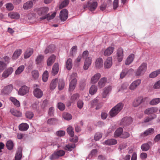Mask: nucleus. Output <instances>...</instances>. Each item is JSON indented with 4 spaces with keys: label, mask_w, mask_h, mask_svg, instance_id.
Listing matches in <instances>:
<instances>
[{
    "label": "nucleus",
    "mask_w": 160,
    "mask_h": 160,
    "mask_svg": "<svg viewBox=\"0 0 160 160\" xmlns=\"http://www.w3.org/2000/svg\"><path fill=\"white\" fill-rule=\"evenodd\" d=\"M123 132L122 128H119L117 129L114 132V137L115 138L121 136Z\"/></svg>",
    "instance_id": "79ce46f5"
},
{
    "label": "nucleus",
    "mask_w": 160,
    "mask_h": 160,
    "mask_svg": "<svg viewBox=\"0 0 160 160\" xmlns=\"http://www.w3.org/2000/svg\"><path fill=\"white\" fill-rule=\"evenodd\" d=\"M153 88L156 89L160 88V80L155 83L153 86Z\"/></svg>",
    "instance_id": "774afa93"
},
{
    "label": "nucleus",
    "mask_w": 160,
    "mask_h": 160,
    "mask_svg": "<svg viewBox=\"0 0 160 160\" xmlns=\"http://www.w3.org/2000/svg\"><path fill=\"white\" fill-rule=\"evenodd\" d=\"M32 76L34 80H36L38 78L39 73L38 70H33L31 72Z\"/></svg>",
    "instance_id": "de8ad7c7"
},
{
    "label": "nucleus",
    "mask_w": 160,
    "mask_h": 160,
    "mask_svg": "<svg viewBox=\"0 0 160 160\" xmlns=\"http://www.w3.org/2000/svg\"><path fill=\"white\" fill-rule=\"evenodd\" d=\"M148 99V98L145 97L142 98V97H138L135 99L133 102V106L134 107H137L140 105L142 102H145Z\"/></svg>",
    "instance_id": "0eeeda50"
},
{
    "label": "nucleus",
    "mask_w": 160,
    "mask_h": 160,
    "mask_svg": "<svg viewBox=\"0 0 160 160\" xmlns=\"http://www.w3.org/2000/svg\"><path fill=\"white\" fill-rule=\"evenodd\" d=\"M117 143V140L114 139H110L105 140L103 143L104 144L110 146L115 145Z\"/></svg>",
    "instance_id": "5701e85b"
},
{
    "label": "nucleus",
    "mask_w": 160,
    "mask_h": 160,
    "mask_svg": "<svg viewBox=\"0 0 160 160\" xmlns=\"http://www.w3.org/2000/svg\"><path fill=\"white\" fill-rule=\"evenodd\" d=\"M65 154V152L63 150H59L56 152H54V153L50 156V159L51 160L57 159L59 157L64 155Z\"/></svg>",
    "instance_id": "1a4fd4ad"
},
{
    "label": "nucleus",
    "mask_w": 160,
    "mask_h": 160,
    "mask_svg": "<svg viewBox=\"0 0 160 160\" xmlns=\"http://www.w3.org/2000/svg\"><path fill=\"white\" fill-rule=\"evenodd\" d=\"M7 9L8 11H12L13 10L14 7L13 4L11 3H8L5 4Z\"/></svg>",
    "instance_id": "4d7b16f0"
},
{
    "label": "nucleus",
    "mask_w": 160,
    "mask_h": 160,
    "mask_svg": "<svg viewBox=\"0 0 160 160\" xmlns=\"http://www.w3.org/2000/svg\"><path fill=\"white\" fill-rule=\"evenodd\" d=\"M132 121V118L130 117H126L123 118L121 120V124L126 125L130 124Z\"/></svg>",
    "instance_id": "ddd939ff"
},
{
    "label": "nucleus",
    "mask_w": 160,
    "mask_h": 160,
    "mask_svg": "<svg viewBox=\"0 0 160 160\" xmlns=\"http://www.w3.org/2000/svg\"><path fill=\"white\" fill-rule=\"evenodd\" d=\"M103 61L101 58H98L96 61L95 65L96 68H100L102 67L103 65Z\"/></svg>",
    "instance_id": "b1692460"
},
{
    "label": "nucleus",
    "mask_w": 160,
    "mask_h": 160,
    "mask_svg": "<svg viewBox=\"0 0 160 160\" xmlns=\"http://www.w3.org/2000/svg\"><path fill=\"white\" fill-rule=\"evenodd\" d=\"M64 87V82L63 80H60L58 83V87L59 89L61 90Z\"/></svg>",
    "instance_id": "052dcab7"
},
{
    "label": "nucleus",
    "mask_w": 160,
    "mask_h": 160,
    "mask_svg": "<svg viewBox=\"0 0 160 160\" xmlns=\"http://www.w3.org/2000/svg\"><path fill=\"white\" fill-rule=\"evenodd\" d=\"M33 6L32 2L31 1H28L23 4V8L24 10H28L32 8Z\"/></svg>",
    "instance_id": "393cba45"
},
{
    "label": "nucleus",
    "mask_w": 160,
    "mask_h": 160,
    "mask_svg": "<svg viewBox=\"0 0 160 160\" xmlns=\"http://www.w3.org/2000/svg\"><path fill=\"white\" fill-rule=\"evenodd\" d=\"M58 81L57 79H55L53 80L50 84V88L51 90H53L54 89L56 86L57 82Z\"/></svg>",
    "instance_id": "09e8293b"
},
{
    "label": "nucleus",
    "mask_w": 160,
    "mask_h": 160,
    "mask_svg": "<svg viewBox=\"0 0 160 160\" xmlns=\"http://www.w3.org/2000/svg\"><path fill=\"white\" fill-rule=\"evenodd\" d=\"M58 109L61 110H63L65 109V106L64 104L62 102H59L58 105Z\"/></svg>",
    "instance_id": "0e129e2a"
},
{
    "label": "nucleus",
    "mask_w": 160,
    "mask_h": 160,
    "mask_svg": "<svg viewBox=\"0 0 160 160\" xmlns=\"http://www.w3.org/2000/svg\"><path fill=\"white\" fill-rule=\"evenodd\" d=\"M44 58V56L39 55L37 56L35 59V62L37 64H40L43 60Z\"/></svg>",
    "instance_id": "58836bf2"
},
{
    "label": "nucleus",
    "mask_w": 160,
    "mask_h": 160,
    "mask_svg": "<svg viewBox=\"0 0 160 160\" xmlns=\"http://www.w3.org/2000/svg\"><path fill=\"white\" fill-rule=\"evenodd\" d=\"M89 54L88 51H84L82 53L83 58L85 59L83 69L85 70H87L90 66L92 63V58L91 57H88Z\"/></svg>",
    "instance_id": "f03ea898"
},
{
    "label": "nucleus",
    "mask_w": 160,
    "mask_h": 160,
    "mask_svg": "<svg viewBox=\"0 0 160 160\" xmlns=\"http://www.w3.org/2000/svg\"><path fill=\"white\" fill-rule=\"evenodd\" d=\"M13 71V68L12 67H9L3 72L2 74V76L4 78H6L11 75Z\"/></svg>",
    "instance_id": "f3484780"
},
{
    "label": "nucleus",
    "mask_w": 160,
    "mask_h": 160,
    "mask_svg": "<svg viewBox=\"0 0 160 160\" xmlns=\"http://www.w3.org/2000/svg\"><path fill=\"white\" fill-rule=\"evenodd\" d=\"M134 58V55L133 54H130L126 59L125 62V64L126 65H129L133 61Z\"/></svg>",
    "instance_id": "7c9ffc66"
},
{
    "label": "nucleus",
    "mask_w": 160,
    "mask_h": 160,
    "mask_svg": "<svg viewBox=\"0 0 160 160\" xmlns=\"http://www.w3.org/2000/svg\"><path fill=\"white\" fill-rule=\"evenodd\" d=\"M107 82V79L106 78H102L99 81L98 86L99 88H101L103 87Z\"/></svg>",
    "instance_id": "a878e982"
},
{
    "label": "nucleus",
    "mask_w": 160,
    "mask_h": 160,
    "mask_svg": "<svg viewBox=\"0 0 160 160\" xmlns=\"http://www.w3.org/2000/svg\"><path fill=\"white\" fill-rule=\"evenodd\" d=\"M25 67L23 65H22L19 67L15 72L14 75L17 76L20 75L23 71Z\"/></svg>",
    "instance_id": "c756f323"
},
{
    "label": "nucleus",
    "mask_w": 160,
    "mask_h": 160,
    "mask_svg": "<svg viewBox=\"0 0 160 160\" xmlns=\"http://www.w3.org/2000/svg\"><path fill=\"white\" fill-rule=\"evenodd\" d=\"M54 50V46L52 45L48 46L44 51V53L47 54L49 53H52Z\"/></svg>",
    "instance_id": "37998d69"
},
{
    "label": "nucleus",
    "mask_w": 160,
    "mask_h": 160,
    "mask_svg": "<svg viewBox=\"0 0 160 160\" xmlns=\"http://www.w3.org/2000/svg\"><path fill=\"white\" fill-rule=\"evenodd\" d=\"M114 48L112 47H109L104 51V55L105 56H109L111 55L113 52Z\"/></svg>",
    "instance_id": "c85d7f7f"
},
{
    "label": "nucleus",
    "mask_w": 160,
    "mask_h": 160,
    "mask_svg": "<svg viewBox=\"0 0 160 160\" xmlns=\"http://www.w3.org/2000/svg\"><path fill=\"white\" fill-rule=\"evenodd\" d=\"M33 49L32 48L28 49L25 52L24 55V58H29L32 54Z\"/></svg>",
    "instance_id": "e433bc0d"
},
{
    "label": "nucleus",
    "mask_w": 160,
    "mask_h": 160,
    "mask_svg": "<svg viewBox=\"0 0 160 160\" xmlns=\"http://www.w3.org/2000/svg\"><path fill=\"white\" fill-rule=\"evenodd\" d=\"M98 90V88L97 87L94 85H92L90 87L89 89V93L91 95H93L95 94Z\"/></svg>",
    "instance_id": "c9c22d12"
},
{
    "label": "nucleus",
    "mask_w": 160,
    "mask_h": 160,
    "mask_svg": "<svg viewBox=\"0 0 160 160\" xmlns=\"http://www.w3.org/2000/svg\"><path fill=\"white\" fill-rule=\"evenodd\" d=\"M28 128V125L25 123H21L19 126V130L22 131H26Z\"/></svg>",
    "instance_id": "72a5a7b5"
},
{
    "label": "nucleus",
    "mask_w": 160,
    "mask_h": 160,
    "mask_svg": "<svg viewBox=\"0 0 160 160\" xmlns=\"http://www.w3.org/2000/svg\"><path fill=\"white\" fill-rule=\"evenodd\" d=\"M141 80L140 79H137L133 81L129 86V89L131 90H135L141 84Z\"/></svg>",
    "instance_id": "6e6552de"
},
{
    "label": "nucleus",
    "mask_w": 160,
    "mask_h": 160,
    "mask_svg": "<svg viewBox=\"0 0 160 160\" xmlns=\"http://www.w3.org/2000/svg\"><path fill=\"white\" fill-rule=\"evenodd\" d=\"M112 65V59L111 57L107 58L104 62V67L106 68H110Z\"/></svg>",
    "instance_id": "aec40b11"
},
{
    "label": "nucleus",
    "mask_w": 160,
    "mask_h": 160,
    "mask_svg": "<svg viewBox=\"0 0 160 160\" xmlns=\"http://www.w3.org/2000/svg\"><path fill=\"white\" fill-rule=\"evenodd\" d=\"M156 117V115H153V116H150L149 117H146V118H145L144 120V122H148L153 119L155 118Z\"/></svg>",
    "instance_id": "13d9d810"
},
{
    "label": "nucleus",
    "mask_w": 160,
    "mask_h": 160,
    "mask_svg": "<svg viewBox=\"0 0 160 160\" xmlns=\"http://www.w3.org/2000/svg\"><path fill=\"white\" fill-rule=\"evenodd\" d=\"M75 147V145L74 143H70L64 147V149L70 151H72V149Z\"/></svg>",
    "instance_id": "c03bdc74"
},
{
    "label": "nucleus",
    "mask_w": 160,
    "mask_h": 160,
    "mask_svg": "<svg viewBox=\"0 0 160 160\" xmlns=\"http://www.w3.org/2000/svg\"><path fill=\"white\" fill-rule=\"evenodd\" d=\"M69 2V0H64L63 2H62L60 5L59 8L60 9H61L65 7L68 5Z\"/></svg>",
    "instance_id": "864d4df0"
},
{
    "label": "nucleus",
    "mask_w": 160,
    "mask_h": 160,
    "mask_svg": "<svg viewBox=\"0 0 160 160\" xmlns=\"http://www.w3.org/2000/svg\"><path fill=\"white\" fill-rule=\"evenodd\" d=\"M124 104L120 102L113 107L110 111L109 115L113 117L116 116L122 109Z\"/></svg>",
    "instance_id": "f257e3e1"
},
{
    "label": "nucleus",
    "mask_w": 160,
    "mask_h": 160,
    "mask_svg": "<svg viewBox=\"0 0 160 160\" xmlns=\"http://www.w3.org/2000/svg\"><path fill=\"white\" fill-rule=\"evenodd\" d=\"M65 132L63 131H59L56 132V135L57 136L59 137H62L64 136Z\"/></svg>",
    "instance_id": "338daca9"
},
{
    "label": "nucleus",
    "mask_w": 160,
    "mask_h": 160,
    "mask_svg": "<svg viewBox=\"0 0 160 160\" xmlns=\"http://www.w3.org/2000/svg\"><path fill=\"white\" fill-rule=\"evenodd\" d=\"M22 149L21 147L18 148V151L16 153L15 160H20L22 156Z\"/></svg>",
    "instance_id": "cd10ccee"
},
{
    "label": "nucleus",
    "mask_w": 160,
    "mask_h": 160,
    "mask_svg": "<svg viewBox=\"0 0 160 160\" xmlns=\"http://www.w3.org/2000/svg\"><path fill=\"white\" fill-rule=\"evenodd\" d=\"M101 77L100 73H97L92 77L91 78L90 82L91 83L94 84L96 83L98 81Z\"/></svg>",
    "instance_id": "4468645a"
},
{
    "label": "nucleus",
    "mask_w": 160,
    "mask_h": 160,
    "mask_svg": "<svg viewBox=\"0 0 160 160\" xmlns=\"http://www.w3.org/2000/svg\"><path fill=\"white\" fill-rule=\"evenodd\" d=\"M160 74V69L153 71L149 75V77L150 78H154L156 77Z\"/></svg>",
    "instance_id": "ea45409f"
},
{
    "label": "nucleus",
    "mask_w": 160,
    "mask_h": 160,
    "mask_svg": "<svg viewBox=\"0 0 160 160\" xmlns=\"http://www.w3.org/2000/svg\"><path fill=\"white\" fill-rule=\"evenodd\" d=\"M117 58L119 62H121L123 57V51L122 48L118 49L117 52Z\"/></svg>",
    "instance_id": "412c9836"
},
{
    "label": "nucleus",
    "mask_w": 160,
    "mask_h": 160,
    "mask_svg": "<svg viewBox=\"0 0 160 160\" xmlns=\"http://www.w3.org/2000/svg\"><path fill=\"white\" fill-rule=\"evenodd\" d=\"M56 14V12L53 13L51 15L49 13H48L40 17V20H42L46 19L47 20H50L53 19L55 17Z\"/></svg>",
    "instance_id": "2eb2a0df"
},
{
    "label": "nucleus",
    "mask_w": 160,
    "mask_h": 160,
    "mask_svg": "<svg viewBox=\"0 0 160 160\" xmlns=\"http://www.w3.org/2000/svg\"><path fill=\"white\" fill-rule=\"evenodd\" d=\"M63 117L64 119L67 120H69L72 118V115L69 113H64L63 115Z\"/></svg>",
    "instance_id": "bf43d9fd"
},
{
    "label": "nucleus",
    "mask_w": 160,
    "mask_h": 160,
    "mask_svg": "<svg viewBox=\"0 0 160 160\" xmlns=\"http://www.w3.org/2000/svg\"><path fill=\"white\" fill-rule=\"evenodd\" d=\"M48 73L47 71H45L43 73L42 76V79L43 82H46L48 78Z\"/></svg>",
    "instance_id": "6e6d98bb"
},
{
    "label": "nucleus",
    "mask_w": 160,
    "mask_h": 160,
    "mask_svg": "<svg viewBox=\"0 0 160 160\" xmlns=\"http://www.w3.org/2000/svg\"><path fill=\"white\" fill-rule=\"evenodd\" d=\"M6 146L8 150H12L13 147V144L12 141L9 140L7 141L6 143Z\"/></svg>",
    "instance_id": "5fc2aeb1"
},
{
    "label": "nucleus",
    "mask_w": 160,
    "mask_h": 160,
    "mask_svg": "<svg viewBox=\"0 0 160 160\" xmlns=\"http://www.w3.org/2000/svg\"><path fill=\"white\" fill-rule=\"evenodd\" d=\"M160 102V98H155L149 102V104L152 106L157 105Z\"/></svg>",
    "instance_id": "4c0bfd02"
},
{
    "label": "nucleus",
    "mask_w": 160,
    "mask_h": 160,
    "mask_svg": "<svg viewBox=\"0 0 160 160\" xmlns=\"http://www.w3.org/2000/svg\"><path fill=\"white\" fill-rule=\"evenodd\" d=\"M68 133L71 137H73L74 135V132L72 127L69 126L67 129Z\"/></svg>",
    "instance_id": "3c124183"
},
{
    "label": "nucleus",
    "mask_w": 160,
    "mask_h": 160,
    "mask_svg": "<svg viewBox=\"0 0 160 160\" xmlns=\"http://www.w3.org/2000/svg\"><path fill=\"white\" fill-rule=\"evenodd\" d=\"M60 18L62 21H65L68 18V12L67 9H64L60 13Z\"/></svg>",
    "instance_id": "9d476101"
},
{
    "label": "nucleus",
    "mask_w": 160,
    "mask_h": 160,
    "mask_svg": "<svg viewBox=\"0 0 160 160\" xmlns=\"http://www.w3.org/2000/svg\"><path fill=\"white\" fill-rule=\"evenodd\" d=\"M147 64L146 63H142L135 72V75L140 77L143 75L147 70Z\"/></svg>",
    "instance_id": "7ed1b4c3"
},
{
    "label": "nucleus",
    "mask_w": 160,
    "mask_h": 160,
    "mask_svg": "<svg viewBox=\"0 0 160 160\" xmlns=\"http://www.w3.org/2000/svg\"><path fill=\"white\" fill-rule=\"evenodd\" d=\"M112 87L111 86H108L105 87L103 90L102 93V96L103 98H106L109 94V93L111 91Z\"/></svg>",
    "instance_id": "a211bd4d"
},
{
    "label": "nucleus",
    "mask_w": 160,
    "mask_h": 160,
    "mask_svg": "<svg viewBox=\"0 0 160 160\" xmlns=\"http://www.w3.org/2000/svg\"><path fill=\"white\" fill-rule=\"evenodd\" d=\"M10 100L13 103L14 105L17 107H19L20 103L19 101L15 98L11 97L10 98Z\"/></svg>",
    "instance_id": "49530a36"
},
{
    "label": "nucleus",
    "mask_w": 160,
    "mask_h": 160,
    "mask_svg": "<svg viewBox=\"0 0 160 160\" xmlns=\"http://www.w3.org/2000/svg\"><path fill=\"white\" fill-rule=\"evenodd\" d=\"M13 88V86L12 84L7 85L1 90V93L3 95H8L12 91Z\"/></svg>",
    "instance_id": "423d86ee"
},
{
    "label": "nucleus",
    "mask_w": 160,
    "mask_h": 160,
    "mask_svg": "<svg viewBox=\"0 0 160 160\" xmlns=\"http://www.w3.org/2000/svg\"><path fill=\"white\" fill-rule=\"evenodd\" d=\"M10 112L13 115L15 116L20 117L22 116V113L20 112L15 109H11Z\"/></svg>",
    "instance_id": "a19ab883"
},
{
    "label": "nucleus",
    "mask_w": 160,
    "mask_h": 160,
    "mask_svg": "<svg viewBox=\"0 0 160 160\" xmlns=\"http://www.w3.org/2000/svg\"><path fill=\"white\" fill-rule=\"evenodd\" d=\"M98 0H91L88 2V7L91 11H94L98 6Z\"/></svg>",
    "instance_id": "9b49d317"
},
{
    "label": "nucleus",
    "mask_w": 160,
    "mask_h": 160,
    "mask_svg": "<svg viewBox=\"0 0 160 160\" xmlns=\"http://www.w3.org/2000/svg\"><path fill=\"white\" fill-rule=\"evenodd\" d=\"M154 132V129L152 128H149L145 130L143 133L141 134V138H143L153 133Z\"/></svg>",
    "instance_id": "dca6fc26"
},
{
    "label": "nucleus",
    "mask_w": 160,
    "mask_h": 160,
    "mask_svg": "<svg viewBox=\"0 0 160 160\" xmlns=\"http://www.w3.org/2000/svg\"><path fill=\"white\" fill-rule=\"evenodd\" d=\"M21 53L22 50L21 49H18L16 50L12 56V59L13 60H16L20 55Z\"/></svg>",
    "instance_id": "bb28decb"
},
{
    "label": "nucleus",
    "mask_w": 160,
    "mask_h": 160,
    "mask_svg": "<svg viewBox=\"0 0 160 160\" xmlns=\"http://www.w3.org/2000/svg\"><path fill=\"white\" fill-rule=\"evenodd\" d=\"M29 88L26 86H22L19 89L18 93L21 95H24L29 92Z\"/></svg>",
    "instance_id": "f8f14e48"
},
{
    "label": "nucleus",
    "mask_w": 160,
    "mask_h": 160,
    "mask_svg": "<svg viewBox=\"0 0 160 160\" xmlns=\"http://www.w3.org/2000/svg\"><path fill=\"white\" fill-rule=\"evenodd\" d=\"M34 11L36 12L40 16H44L48 11V8L47 7H42L40 8H36L34 9Z\"/></svg>",
    "instance_id": "39448f33"
},
{
    "label": "nucleus",
    "mask_w": 160,
    "mask_h": 160,
    "mask_svg": "<svg viewBox=\"0 0 160 160\" xmlns=\"http://www.w3.org/2000/svg\"><path fill=\"white\" fill-rule=\"evenodd\" d=\"M128 85L129 84L127 82H125L123 83L119 91L120 90H126L127 88Z\"/></svg>",
    "instance_id": "e2e57ef3"
},
{
    "label": "nucleus",
    "mask_w": 160,
    "mask_h": 160,
    "mask_svg": "<svg viewBox=\"0 0 160 160\" xmlns=\"http://www.w3.org/2000/svg\"><path fill=\"white\" fill-rule=\"evenodd\" d=\"M56 57L54 55H52L48 58L47 61V64L48 66H51L54 62Z\"/></svg>",
    "instance_id": "f704fd0d"
},
{
    "label": "nucleus",
    "mask_w": 160,
    "mask_h": 160,
    "mask_svg": "<svg viewBox=\"0 0 160 160\" xmlns=\"http://www.w3.org/2000/svg\"><path fill=\"white\" fill-rule=\"evenodd\" d=\"M8 16L12 19H17L20 17V15L17 12H11L8 14Z\"/></svg>",
    "instance_id": "473e14b6"
},
{
    "label": "nucleus",
    "mask_w": 160,
    "mask_h": 160,
    "mask_svg": "<svg viewBox=\"0 0 160 160\" xmlns=\"http://www.w3.org/2000/svg\"><path fill=\"white\" fill-rule=\"evenodd\" d=\"M102 137V135L101 133L98 132L96 133L94 136V139L95 140H98Z\"/></svg>",
    "instance_id": "69168bd1"
},
{
    "label": "nucleus",
    "mask_w": 160,
    "mask_h": 160,
    "mask_svg": "<svg viewBox=\"0 0 160 160\" xmlns=\"http://www.w3.org/2000/svg\"><path fill=\"white\" fill-rule=\"evenodd\" d=\"M158 110L157 108L151 107L146 109L144 111V113L147 115L152 114L157 112Z\"/></svg>",
    "instance_id": "6ab92c4d"
},
{
    "label": "nucleus",
    "mask_w": 160,
    "mask_h": 160,
    "mask_svg": "<svg viewBox=\"0 0 160 160\" xmlns=\"http://www.w3.org/2000/svg\"><path fill=\"white\" fill-rule=\"evenodd\" d=\"M34 96L37 98H40L43 95L42 92L40 89L36 88L33 91Z\"/></svg>",
    "instance_id": "4be33fe9"
},
{
    "label": "nucleus",
    "mask_w": 160,
    "mask_h": 160,
    "mask_svg": "<svg viewBox=\"0 0 160 160\" xmlns=\"http://www.w3.org/2000/svg\"><path fill=\"white\" fill-rule=\"evenodd\" d=\"M25 116L27 118L31 119L33 118L34 114L32 112L28 111L26 113Z\"/></svg>",
    "instance_id": "680f3d73"
},
{
    "label": "nucleus",
    "mask_w": 160,
    "mask_h": 160,
    "mask_svg": "<svg viewBox=\"0 0 160 160\" xmlns=\"http://www.w3.org/2000/svg\"><path fill=\"white\" fill-rule=\"evenodd\" d=\"M66 66L67 69L70 70L72 67V61L70 58L68 59L66 62Z\"/></svg>",
    "instance_id": "a18cd8bd"
},
{
    "label": "nucleus",
    "mask_w": 160,
    "mask_h": 160,
    "mask_svg": "<svg viewBox=\"0 0 160 160\" xmlns=\"http://www.w3.org/2000/svg\"><path fill=\"white\" fill-rule=\"evenodd\" d=\"M77 74L76 73H73L71 75V78L72 79V80L70 82L69 88V91L72 92L75 88L77 82Z\"/></svg>",
    "instance_id": "20e7f679"
},
{
    "label": "nucleus",
    "mask_w": 160,
    "mask_h": 160,
    "mask_svg": "<svg viewBox=\"0 0 160 160\" xmlns=\"http://www.w3.org/2000/svg\"><path fill=\"white\" fill-rule=\"evenodd\" d=\"M59 70V65L58 63H55L53 66L52 72L53 75L57 74Z\"/></svg>",
    "instance_id": "2f4dec72"
},
{
    "label": "nucleus",
    "mask_w": 160,
    "mask_h": 160,
    "mask_svg": "<svg viewBox=\"0 0 160 160\" xmlns=\"http://www.w3.org/2000/svg\"><path fill=\"white\" fill-rule=\"evenodd\" d=\"M150 146L148 143H145L142 144L141 147V149L143 151H147L149 150Z\"/></svg>",
    "instance_id": "8fccbe9b"
},
{
    "label": "nucleus",
    "mask_w": 160,
    "mask_h": 160,
    "mask_svg": "<svg viewBox=\"0 0 160 160\" xmlns=\"http://www.w3.org/2000/svg\"><path fill=\"white\" fill-rule=\"evenodd\" d=\"M79 97V95L78 94L76 93L73 94L71 96L70 101L72 102H74Z\"/></svg>",
    "instance_id": "603ef678"
}]
</instances>
